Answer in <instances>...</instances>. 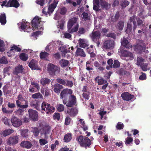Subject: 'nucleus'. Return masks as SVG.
Here are the masks:
<instances>
[{
    "label": "nucleus",
    "instance_id": "10",
    "mask_svg": "<svg viewBox=\"0 0 151 151\" xmlns=\"http://www.w3.org/2000/svg\"><path fill=\"white\" fill-rule=\"evenodd\" d=\"M11 122L12 125L15 127H18L22 124V120L15 116L12 118Z\"/></svg>",
    "mask_w": 151,
    "mask_h": 151
},
{
    "label": "nucleus",
    "instance_id": "49",
    "mask_svg": "<svg viewBox=\"0 0 151 151\" xmlns=\"http://www.w3.org/2000/svg\"><path fill=\"white\" fill-rule=\"evenodd\" d=\"M36 88L38 90L40 88V86H38L37 87H35V86H30L29 88V91L30 92L34 93L35 92V88Z\"/></svg>",
    "mask_w": 151,
    "mask_h": 151
},
{
    "label": "nucleus",
    "instance_id": "53",
    "mask_svg": "<svg viewBox=\"0 0 151 151\" xmlns=\"http://www.w3.org/2000/svg\"><path fill=\"white\" fill-rule=\"evenodd\" d=\"M86 69L88 71L93 70V68L92 67V65L91 66V64L90 62H87L86 64Z\"/></svg>",
    "mask_w": 151,
    "mask_h": 151
},
{
    "label": "nucleus",
    "instance_id": "4",
    "mask_svg": "<svg viewBox=\"0 0 151 151\" xmlns=\"http://www.w3.org/2000/svg\"><path fill=\"white\" fill-rule=\"evenodd\" d=\"M93 41L96 43L97 46L99 47L100 44V39L101 35L100 32L99 31H93L90 35Z\"/></svg>",
    "mask_w": 151,
    "mask_h": 151
},
{
    "label": "nucleus",
    "instance_id": "16",
    "mask_svg": "<svg viewBox=\"0 0 151 151\" xmlns=\"http://www.w3.org/2000/svg\"><path fill=\"white\" fill-rule=\"evenodd\" d=\"M38 62L35 60L32 59L29 63V67L32 70L38 69Z\"/></svg>",
    "mask_w": 151,
    "mask_h": 151
},
{
    "label": "nucleus",
    "instance_id": "2",
    "mask_svg": "<svg viewBox=\"0 0 151 151\" xmlns=\"http://www.w3.org/2000/svg\"><path fill=\"white\" fill-rule=\"evenodd\" d=\"M77 140L80 146L82 147H89L91 144V140L86 137L80 136L77 138Z\"/></svg>",
    "mask_w": 151,
    "mask_h": 151
},
{
    "label": "nucleus",
    "instance_id": "37",
    "mask_svg": "<svg viewBox=\"0 0 151 151\" xmlns=\"http://www.w3.org/2000/svg\"><path fill=\"white\" fill-rule=\"evenodd\" d=\"M132 24L131 23L129 22L127 23V29L126 31V32L128 34H131L132 32Z\"/></svg>",
    "mask_w": 151,
    "mask_h": 151
},
{
    "label": "nucleus",
    "instance_id": "27",
    "mask_svg": "<svg viewBox=\"0 0 151 151\" xmlns=\"http://www.w3.org/2000/svg\"><path fill=\"white\" fill-rule=\"evenodd\" d=\"M69 63V62L68 60L64 59H62L59 61L60 65L63 68L67 67Z\"/></svg>",
    "mask_w": 151,
    "mask_h": 151
},
{
    "label": "nucleus",
    "instance_id": "35",
    "mask_svg": "<svg viewBox=\"0 0 151 151\" xmlns=\"http://www.w3.org/2000/svg\"><path fill=\"white\" fill-rule=\"evenodd\" d=\"M120 16L119 11H117L114 16H112L111 17V21L113 22H116L119 19Z\"/></svg>",
    "mask_w": 151,
    "mask_h": 151
},
{
    "label": "nucleus",
    "instance_id": "3",
    "mask_svg": "<svg viewBox=\"0 0 151 151\" xmlns=\"http://www.w3.org/2000/svg\"><path fill=\"white\" fill-rule=\"evenodd\" d=\"M47 70L50 75L54 76L60 73V68L52 63H49L47 65Z\"/></svg>",
    "mask_w": 151,
    "mask_h": 151
},
{
    "label": "nucleus",
    "instance_id": "12",
    "mask_svg": "<svg viewBox=\"0 0 151 151\" xmlns=\"http://www.w3.org/2000/svg\"><path fill=\"white\" fill-rule=\"evenodd\" d=\"M121 52L123 56L128 57V60H132L134 58L133 54L130 52L124 50H122Z\"/></svg>",
    "mask_w": 151,
    "mask_h": 151
},
{
    "label": "nucleus",
    "instance_id": "40",
    "mask_svg": "<svg viewBox=\"0 0 151 151\" xmlns=\"http://www.w3.org/2000/svg\"><path fill=\"white\" fill-rule=\"evenodd\" d=\"M94 65L96 68V69L100 71H102L104 68L101 66V65L98 61H95L93 63Z\"/></svg>",
    "mask_w": 151,
    "mask_h": 151
},
{
    "label": "nucleus",
    "instance_id": "60",
    "mask_svg": "<svg viewBox=\"0 0 151 151\" xmlns=\"http://www.w3.org/2000/svg\"><path fill=\"white\" fill-rule=\"evenodd\" d=\"M41 33V32L40 31H37L35 32L32 33L31 35V37H33L35 38H36L37 36H38Z\"/></svg>",
    "mask_w": 151,
    "mask_h": 151
},
{
    "label": "nucleus",
    "instance_id": "14",
    "mask_svg": "<svg viewBox=\"0 0 151 151\" xmlns=\"http://www.w3.org/2000/svg\"><path fill=\"white\" fill-rule=\"evenodd\" d=\"M122 99L125 101H129L133 99L134 96L129 93L128 92H124L121 95Z\"/></svg>",
    "mask_w": 151,
    "mask_h": 151
},
{
    "label": "nucleus",
    "instance_id": "52",
    "mask_svg": "<svg viewBox=\"0 0 151 151\" xmlns=\"http://www.w3.org/2000/svg\"><path fill=\"white\" fill-rule=\"evenodd\" d=\"M2 110L4 113L7 114H11L13 111V110H8L5 107H2Z\"/></svg>",
    "mask_w": 151,
    "mask_h": 151
},
{
    "label": "nucleus",
    "instance_id": "30",
    "mask_svg": "<svg viewBox=\"0 0 151 151\" xmlns=\"http://www.w3.org/2000/svg\"><path fill=\"white\" fill-rule=\"evenodd\" d=\"M124 24V21L122 20L119 21H118L116 27L119 30L121 31L123 29Z\"/></svg>",
    "mask_w": 151,
    "mask_h": 151
},
{
    "label": "nucleus",
    "instance_id": "42",
    "mask_svg": "<svg viewBox=\"0 0 151 151\" xmlns=\"http://www.w3.org/2000/svg\"><path fill=\"white\" fill-rule=\"evenodd\" d=\"M32 97L34 99H43L42 95L40 93L33 94L32 96Z\"/></svg>",
    "mask_w": 151,
    "mask_h": 151
},
{
    "label": "nucleus",
    "instance_id": "55",
    "mask_svg": "<svg viewBox=\"0 0 151 151\" xmlns=\"http://www.w3.org/2000/svg\"><path fill=\"white\" fill-rule=\"evenodd\" d=\"M120 63L118 60H115L114 61V64L113 65V67L116 68L119 67Z\"/></svg>",
    "mask_w": 151,
    "mask_h": 151
},
{
    "label": "nucleus",
    "instance_id": "56",
    "mask_svg": "<svg viewBox=\"0 0 151 151\" xmlns=\"http://www.w3.org/2000/svg\"><path fill=\"white\" fill-rule=\"evenodd\" d=\"M8 63V61L4 56L3 57L0 59V63L6 64Z\"/></svg>",
    "mask_w": 151,
    "mask_h": 151
},
{
    "label": "nucleus",
    "instance_id": "34",
    "mask_svg": "<svg viewBox=\"0 0 151 151\" xmlns=\"http://www.w3.org/2000/svg\"><path fill=\"white\" fill-rule=\"evenodd\" d=\"M14 131L12 129H7L3 131L2 134L3 136L6 137L13 133Z\"/></svg>",
    "mask_w": 151,
    "mask_h": 151
},
{
    "label": "nucleus",
    "instance_id": "26",
    "mask_svg": "<svg viewBox=\"0 0 151 151\" xmlns=\"http://www.w3.org/2000/svg\"><path fill=\"white\" fill-rule=\"evenodd\" d=\"M76 54L78 56L81 57H85L86 55L83 49L80 48H78L76 51Z\"/></svg>",
    "mask_w": 151,
    "mask_h": 151
},
{
    "label": "nucleus",
    "instance_id": "48",
    "mask_svg": "<svg viewBox=\"0 0 151 151\" xmlns=\"http://www.w3.org/2000/svg\"><path fill=\"white\" fill-rule=\"evenodd\" d=\"M15 50V51L17 52H20L21 51V49L19 47H18L17 46L15 45H13L11 47V49L10 51Z\"/></svg>",
    "mask_w": 151,
    "mask_h": 151
},
{
    "label": "nucleus",
    "instance_id": "33",
    "mask_svg": "<svg viewBox=\"0 0 151 151\" xmlns=\"http://www.w3.org/2000/svg\"><path fill=\"white\" fill-rule=\"evenodd\" d=\"M50 106V104L46 102L43 101L41 105V110L42 113H44L45 111V109H47L48 106Z\"/></svg>",
    "mask_w": 151,
    "mask_h": 151
},
{
    "label": "nucleus",
    "instance_id": "17",
    "mask_svg": "<svg viewBox=\"0 0 151 151\" xmlns=\"http://www.w3.org/2000/svg\"><path fill=\"white\" fill-rule=\"evenodd\" d=\"M21 147L27 149L31 148L32 146V143L28 141H22L20 144Z\"/></svg>",
    "mask_w": 151,
    "mask_h": 151
},
{
    "label": "nucleus",
    "instance_id": "54",
    "mask_svg": "<svg viewBox=\"0 0 151 151\" xmlns=\"http://www.w3.org/2000/svg\"><path fill=\"white\" fill-rule=\"evenodd\" d=\"M107 82L103 78L101 77L99 79L98 81V83L99 85L105 84Z\"/></svg>",
    "mask_w": 151,
    "mask_h": 151
},
{
    "label": "nucleus",
    "instance_id": "58",
    "mask_svg": "<svg viewBox=\"0 0 151 151\" xmlns=\"http://www.w3.org/2000/svg\"><path fill=\"white\" fill-rule=\"evenodd\" d=\"M133 141V139L132 137H128L126 139L125 143L126 145L129 144L131 143H132Z\"/></svg>",
    "mask_w": 151,
    "mask_h": 151
},
{
    "label": "nucleus",
    "instance_id": "23",
    "mask_svg": "<svg viewBox=\"0 0 151 151\" xmlns=\"http://www.w3.org/2000/svg\"><path fill=\"white\" fill-rule=\"evenodd\" d=\"M23 69L24 68L22 65H19L15 68L13 73L14 74L16 75L22 73L23 71Z\"/></svg>",
    "mask_w": 151,
    "mask_h": 151
},
{
    "label": "nucleus",
    "instance_id": "41",
    "mask_svg": "<svg viewBox=\"0 0 151 151\" xmlns=\"http://www.w3.org/2000/svg\"><path fill=\"white\" fill-rule=\"evenodd\" d=\"M103 8H105L106 9H108V4L107 2L104 1L100 0V4Z\"/></svg>",
    "mask_w": 151,
    "mask_h": 151
},
{
    "label": "nucleus",
    "instance_id": "5",
    "mask_svg": "<svg viewBox=\"0 0 151 151\" xmlns=\"http://www.w3.org/2000/svg\"><path fill=\"white\" fill-rule=\"evenodd\" d=\"M41 18L39 17H35L32 21V25L34 28L38 29H43L42 22Z\"/></svg>",
    "mask_w": 151,
    "mask_h": 151
},
{
    "label": "nucleus",
    "instance_id": "39",
    "mask_svg": "<svg viewBox=\"0 0 151 151\" xmlns=\"http://www.w3.org/2000/svg\"><path fill=\"white\" fill-rule=\"evenodd\" d=\"M20 58L23 61H26L28 59L27 54L24 53H21L19 55Z\"/></svg>",
    "mask_w": 151,
    "mask_h": 151
},
{
    "label": "nucleus",
    "instance_id": "31",
    "mask_svg": "<svg viewBox=\"0 0 151 151\" xmlns=\"http://www.w3.org/2000/svg\"><path fill=\"white\" fill-rule=\"evenodd\" d=\"M49 55V53L46 52H41L40 54V58L42 59L47 60Z\"/></svg>",
    "mask_w": 151,
    "mask_h": 151
},
{
    "label": "nucleus",
    "instance_id": "9",
    "mask_svg": "<svg viewBox=\"0 0 151 151\" xmlns=\"http://www.w3.org/2000/svg\"><path fill=\"white\" fill-rule=\"evenodd\" d=\"M19 141V135L11 136L7 140V144L9 145H14L17 144Z\"/></svg>",
    "mask_w": 151,
    "mask_h": 151
},
{
    "label": "nucleus",
    "instance_id": "61",
    "mask_svg": "<svg viewBox=\"0 0 151 151\" xmlns=\"http://www.w3.org/2000/svg\"><path fill=\"white\" fill-rule=\"evenodd\" d=\"M137 65H140L143 63L144 59L142 57H138L137 58Z\"/></svg>",
    "mask_w": 151,
    "mask_h": 151
},
{
    "label": "nucleus",
    "instance_id": "25",
    "mask_svg": "<svg viewBox=\"0 0 151 151\" xmlns=\"http://www.w3.org/2000/svg\"><path fill=\"white\" fill-rule=\"evenodd\" d=\"M0 22L2 25H4L6 22V16L4 13H1L0 15Z\"/></svg>",
    "mask_w": 151,
    "mask_h": 151
},
{
    "label": "nucleus",
    "instance_id": "62",
    "mask_svg": "<svg viewBox=\"0 0 151 151\" xmlns=\"http://www.w3.org/2000/svg\"><path fill=\"white\" fill-rule=\"evenodd\" d=\"M82 15L83 16V19H84L85 21L88 20L89 19L88 17V14L85 12H83L82 13Z\"/></svg>",
    "mask_w": 151,
    "mask_h": 151
},
{
    "label": "nucleus",
    "instance_id": "11",
    "mask_svg": "<svg viewBox=\"0 0 151 151\" xmlns=\"http://www.w3.org/2000/svg\"><path fill=\"white\" fill-rule=\"evenodd\" d=\"M134 50L137 53H141L145 52L146 49L145 45L143 44H137L134 45Z\"/></svg>",
    "mask_w": 151,
    "mask_h": 151
},
{
    "label": "nucleus",
    "instance_id": "6",
    "mask_svg": "<svg viewBox=\"0 0 151 151\" xmlns=\"http://www.w3.org/2000/svg\"><path fill=\"white\" fill-rule=\"evenodd\" d=\"M77 99L76 96L71 94L69 96V99L68 101L67 100H65V102L63 103L64 105H66L67 107H72L74 106L77 105Z\"/></svg>",
    "mask_w": 151,
    "mask_h": 151
},
{
    "label": "nucleus",
    "instance_id": "46",
    "mask_svg": "<svg viewBox=\"0 0 151 151\" xmlns=\"http://www.w3.org/2000/svg\"><path fill=\"white\" fill-rule=\"evenodd\" d=\"M91 92H88L86 93H83L82 94L83 97L86 100H88L90 97Z\"/></svg>",
    "mask_w": 151,
    "mask_h": 151
},
{
    "label": "nucleus",
    "instance_id": "7",
    "mask_svg": "<svg viewBox=\"0 0 151 151\" xmlns=\"http://www.w3.org/2000/svg\"><path fill=\"white\" fill-rule=\"evenodd\" d=\"M73 93V91L70 89L65 88L61 92L60 95V98L63 99V103L65 102L67 100L68 96L70 95Z\"/></svg>",
    "mask_w": 151,
    "mask_h": 151
},
{
    "label": "nucleus",
    "instance_id": "63",
    "mask_svg": "<svg viewBox=\"0 0 151 151\" xmlns=\"http://www.w3.org/2000/svg\"><path fill=\"white\" fill-rule=\"evenodd\" d=\"M71 120V118L69 116H67L65 119V124L66 125H68L70 124Z\"/></svg>",
    "mask_w": 151,
    "mask_h": 151
},
{
    "label": "nucleus",
    "instance_id": "51",
    "mask_svg": "<svg viewBox=\"0 0 151 151\" xmlns=\"http://www.w3.org/2000/svg\"><path fill=\"white\" fill-rule=\"evenodd\" d=\"M124 127V125L121 122H118L116 126V128L118 130H121L123 129Z\"/></svg>",
    "mask_w": 151,
    "mask_h": 151
},
{
    "label": "nucleus",
    "instance_id": "59",
    "mask_svg": "<svg viewBox=\"0 0 151 151\" xmlns=\"http://www.w3.org/2000/svg\"><path fill=\"white\" fill-rule=\"evenodd\" d=\"M53 118L54 119L59 120L60 117V114L59 113H55L53 115Z\"/></svg>",
    "mask_w": 151,
    "mask_h": 151
},
{
    "label": "nucleus",
    "instance_id": "28",
    "mask_svg": "<svg viewBox=\"0 0 151 151\" xmlns=\"http://www.w3.org/2000/svg\"><path fill=\"white\" fill-rule=\"evenodd\" d=\"M9 86L7 85L4 86L3 87V91L4 94L5 96H6L12 92V90L9 89Z\"/></svg>",
    "mask_w": 151,
    "mask_h": 151
},
{
    "label": "nucleus",
    "instance_id": "57",
    "mask_svg": "<svg viewBox=\"0 0 151 151\" xmlns=\"http://www.w3.org/2000/svg\"><path fill=\"white\" fill-rule=\"evenodd\" d=\"M56 81L59 84H60L63 85H65L66 84L65 81L61 78H58L56 80Z\"/></svg>",
    "mask_w": 151,
    "mask_h": 151
},
{
    "label": "nucleus",
    "instance_id": "45",
    "mask_svg": "<svg viewBox=\"0 0 151 151\" xmlns=\"http://www.w3.org/2000/svg\"><path fill=\"white\" fill-rule=\"evenodd\" d=\"M57 110L59 112H62L64 110V106L62 104L58 105L57 107Z\"/></svg>",
    "mask_w": 151,
    "mask_h": 151
},
{
    "label": "nucleus",
    "instance_id": "50",
    "mask_svg": "<svg viewBox=\"0 0 151 151\" xmlns=\"http://www.w3.org/2000/svg\"><path fill=\"white\" fill-rule=\"evenodd\" d=\"M148 65L147 63H143L140 65L142 70L143 71H147L148 69Z\"/></svg>",
    "mask_w": 151,
    "mask_h": 151
},
{
    "label": "nucleus",
    "instance_id": "32",
    "mask_svg": "<svg viewBox=\"0 0 151 151\" xmlns=\"http://www.w3.org/2000/svg\"><path fill=\"white\" fill-rule=\"evenodd\" d=\"M31 132L33 133L34 135L36 137H37L39 134L40 131L38 128L37 127H32Z\"/></svg>",
    "mask_w": 151,
    "mask_h": 151
},
{
    "label": "nucleus",
    "instance_id": "19",
    "mask_svg": "<svg viewBox=\"0 0 151 151\" xmlns=\"http://www.w3.org/2000/svg\"><path fill=\"white\" fill-rule=\"evenodd\" d=\"M121 44L122 46L127 48H130L132 47L131 45L125 38H123L122 40L121 39Z\"/></svg>",
    "mask_w": 151,
    "mask_h": 151
},
{
    "label": "nucleus",
    "instance_id": "64",
    "mask_svg": "<svg viewBox=\"0 0 151 151\" xmlns=\"http://www.w3.org/2000/svg\"><path fill=\"white\" fill-rule=\"evenodd\" d=\"M107 37H109L112 38L114 40L116 39V34L113 33L111 32L107 34L106 36Z\"/></svg>",
    "mask_w": 151,
    "mask_h": 151
},
{
    "label": "nucleus",
    "instance_id": "20",
    "mask_svg": "<svg viewBox=\"0 0 151 151\" xmlns=\"http://www.w3.org/2000/svg\"><path fill=\"white\" fill-rule=\"evenodd\" d=\"M31 106L35 108L38 111H40L41 108L40 105L38 104V101L36 100H32L30 103Z\"/></svg>",
    "mask_w": 151,
    "mask_h": 151
},
{
    "label": "nucleus",
    "instance_id": "24",
    "mask_svg": "<svg viewBox=\"0 0 151 151\" xmlns=\"http://www.w3.org/2000/svg\"><path fill=\"white\" fill-rule=\"evenodd\" d=\"M78 42L79 46L81 47L85 48L89 45L86 40L80 38L78 40Z\"/></svg>",
    "mask_w": 151,
    "mask_h": 151
},
{
    "label": "nucleus",
    "instance_id": "36",
    "mask_svg": "<svg viewBox=\"0 0 151 151\" xmlns=\"http://www.w3.org/2000/svg\"><path fill=\"white\" fill-rule=\"evenodd\" d=\"M72 139L71 133H69L65 134L64 138V140L65 142H69Z\"/></svg>",
    "mask_w": 151,
    "mask_h": 151
},
{
    "label": "nucleus",
    "instance_id": "47",
    "mask_svg": "<svg viewBox=\"0 0 151 151\" xmlns=\"http://www.w3.org/2000/svg\"><path fill=\"white\" fill-rule=\"evenodd\" d=\"M129 4V2L127 0H124L122 1L121 6L123 8H125L126 6H128Z\"/></svg>",
    "mask_w": 151,
    "mask_h": 151
},
{
    "label": "nucleus",
    "instance_id": "43",
    "mask_svg": "<svg viewBox=\"0 0 151 151\" xmlns=\"http://www.w3.org/2000/svg\"><path fill=\"white\" fill-rule=\"evenodd\" d=\"M2 121L4 122V124L7 126L10 125V120L6 117H4L2 118Z\"/></svg>",
    "mask_w": 151,
    "mask_h": 151
},
{
    "label": "nucleus",
    "instance_id": "38",
    "mask_svg": "<svg viewBox=\"0 0 151 151\" xmlns=\"http://www.w3.org/2000/svg\"><path fill=\"white\" fill-rule=\"evenodd\" d=\"M50 80L47 78H44L41 79L40 81L41 83L43 86L47 84H48L50 83Z\"/></svg>",
    "mask_w": 151,
    "mask_h": 151
},
{
    "label": "nucleus",
    "instance_id": "44",
    "mask_svg": "<svg viewBox=\"0 0 151 151\" xmlns=\"http://www.w3.org/2000/svg\"><path fill=\"white\" fill-rule=\"evenodd\" d=\"M21 135L23 137H27L28 136V130L27 129H25L22 130Z\"/></svg>",
    "mask_w": 151,
    "mask_h": 151
},
{
    "label": "nucleus",
    "instance_id": "1",
    "mask_svg": "<svg viewBox=\"0 0 151 151\" xmlns=\"http://www.w3.org/2000/svg\"><path fill=\"white\" fill-rule=\"evenodd\" d=\"M78 19V18L73 17L69 20L67 25L68 32L72 33L78 31L79 27V24L77 23Z\"/></svg>",
    "mask_w": 151,
    "mask_h": 151
},
{
    "label": "nucleus",
    "instance_id": "13",
    "mask_svg": "<svg viewBox=\"0 0 151 151\" xmlns=\"http://www.w3.org/2000/svg\"><path fill=\"white\" fill-rule=\"evenodd\" d=\"M20 5L17 0H9L7 3L6 6L7 7H14L17 8Z\"/></svg>",
    "mask_w": 151,
    "mask_h": 151
},
{
    "label": "nucleus",
    "instance_id": "18",
    "mask_svg": "<svg viewBox=\"0 0 151 151\" xmlns=\"http://www.w3.org/2000/svg\"><path fill=\"white\" fill-rule=\"evenodd\" d=\"M67 113L71 117L75 116L78 114V110L76 108H71L68 109L67 111Z\"/></svg>",
    "mask_w": 151,
    "mask_h": 151
},
{
    "label": "nucleus",
    "instance_id": "8",
    "mask_svg": "<svg viewBox=\"0 0 151 151\" xmlns=\"http://www.w3.org/2000/svg\"><path fill=\"white\" fill-rule=\"evenodd\" d=\"M28 112L29 117L31 120L33 121H36L38 120V114L36 111L29 109Z\"/></svg>",
    "mask_w": 151,
    "mask_h": 151
},
{
    "label": "nucleus",
    "instance_id": "29",
    "mask_svg": "<svg viewBox=\"0 0 151 151\" xmlns=\"http://www.w3.org/2000/svg\"><path fill=\"white\" fill-rule=\"evenodd\" d=\"M55 110V108L50 104V106L45 109V111L46 114H52L54 112Z\"/></svg>",
    "mask_w": 151,
    "mask_h": 151
},
{
    "label": "nucleus",
    "instance_id": "15",
    "mask_svg": "<svg viewBox=\"0 0 151 151\" xmlns=\"http://www.w3.org/2000/svg\"><path fill=\"white\" fill-rule=\"evenodd\" d=\"M114 45V42L110 40H107L104 43L103 47L108 49H110L113 47Z\"/></svg>",
    "mask_w": 151,
    "mask_h": 151
},
{
    "label": "nucleus",
    "instance_id": "21",
    "mask_svg": "<svg viewBox=\"0 0 151 151\" xmlns=\"http://www.w3.org/2000/svg\"><path fill=\"white\" fill-rule=\"evenodd\" d=\"M63 88V86L59 83H56L53 86L54 91L57 93H60L61 90Z\"/></svg>",
    "mask_w": 151,
    "mask_h": 151
},
{
    "label": "nucleus",
    "instance_id": "22",
    "mask_svg": "<svg viewBox=\"0 0 151 151\" xmlns=\"http://www.w3.org/2000/svg\"><path fill=\"white\" fill-rule=\"evenodd\" d=\"M58 1L54 0L53 3L50 5L48 8V12L49 13H52L54 11L55 8L56 7Z\"/></svg>",
    "mask_w": 151,
    "mask_h": 151
}]
</instances>
